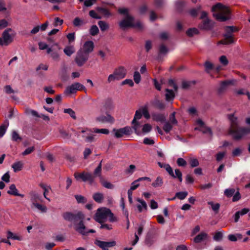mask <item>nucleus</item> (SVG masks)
<instances>
[{
	"mask_svg": "<svg viewBox=\"0 0 250 250\" xmlns=\"http://www.w3.org/2000/svg\"><path fill=\"white\" fill-rule=\"evenodd\" d=\"M89 55L80 49L77 52L75 61L79 66H83L88 60Z\"/></svg>",
	"mask_w": 250,
	"mask_h": 250,
	"instance_id": "nucleus-9",
	"label": "nucleus"
},
{
	"mask_svg": "<svg viewBox=\"0 0 250 250\" xmlns=\"http://www.w3.org/2000/svg\"><path fill=\"white\" fill-rule=\"evenodd\" d=\"M188 113L191 116H197L198 112L195 107H191L188 109Z\"/></svg>",
	"mask_w": 250,
	"mask_h": 250,
	"instance_id": "nucleus-60",
	"label": "nucleus"
},
{
	"mask_svg": "<svg viewBox=\"0 0 250 250\" xmlns=\"http://www.w3.org/2000/svg\"><path fill=\"white\" fill-rule=\"evenodd\" d=\"M188 194V192L187 191H182L177 192L175 194V197L173 198L171 200H173L175 197L180 199L183 200L184 199Z\"/></svg>",
	"mask_w": 250,
	"mask_h": 250,
	"instance_id": "nucleus-35",
	"label": "nucleus"
},
{
	"mask_svg": "<svg viewBox=\"0 0 250 250\" xmlns=\"http://www.w3.org/2000/svg\"><path fill=\"white\" fill-rule=\"evenodd\" d=\"M64 113H67L74 119H76L75 115V112L71 108L64 109L63 111Z\"/></svg>",
	"mask_w": 250,
	"mask_h": 250,
	"instance_id": "nucleus-48",
	"label": "nucleus"
},
{
	"mask_svg": "<svg viewBox=\"0 0 250 250\" xmlns=\"http://www.w3.org/2000/svg\"><path fill=\"white\" fill-rule=\"evenodd\" d=\"M235 28L233 26H227L225 28V34H224L225 40L220 41L218 44H229L234 42L233 39V33L235 30Z\"/></svg>",
	"mask_w": 250,
	"mask_h": 250,
	"instance_id": "nucleus-8",
	"label": "nucleus"
},
{
	"mask_svg": "<svg viewBox=\"0 0 250 250\" xmlns=\"http://www.w3.org/2000/svg\"><path fill=\"white\" fill-rule=\"evenodd\" d=\"M47 54H50L52 60L55 62H59L60 60L59 54L56 51H53L51 48H47Z\"/></svg>",
	"mask_w": 250,
	"mask_h": 250,
	"instance_id": "nucleus-23",
	"label": "nucleus"
},
{
	"mask_svg": "<svg viewBox=\"0 0 250 250\" xmlns=\"http://www.w3.org/2000/svg\"><path fill=\"white\" fill-rule=\"evenodd\" d=\"M163 180L162 177H158L156 180L152 183V186L154 188L160 187L162 186Z\"/></svg>",
	"mask_w": 250,
	"mask_h": 250,
	"instance_id": "nucleus-34",
	"label": "nucleus"
},
{
	"mask_svg": "<svg viewBox=\"0 0 250 250\" xmlns=\"http://www.w3.org/2000/svg\"><path fill=\"white\" fill-rule=\"evenodd\" d=\"M133 80L136 83H139L141 81V75L140 73L136 71L133 75Z\"/></svg>",
	"mask_w": 250,
	"mask_h": 250,
	"instance_id": "nucleus-52",
	"label": "nucleus"
},
{
	"mask_svg": "<svg viewBox=\"0 0 250 250\" xmlns=\"http://www.w3.org/2000/svg\"><path fill=\"white\" fill-rule=\"evenodd\" d=\"M151 104L156 108L160 110H163L166 107L165 104L158 99H155L151 102Z\"/></svg>",
	"mask_w": 250,
	"mask_h": 250,
	"instance_id": "nucleus-18",
	"label": "nucleus"
},
{
	"mask_svg": "<svg viewBox=\"0 0 250 250\" xmlns=\"http://www.w3.org/2000/svg\"><path fill=\"white\" fill-rule=\"evenodd\" d=\"M152 129V126L149 124H146L143 126L142 131L144 133H148Z\"/></svg>",
	"mask_w": 250,
	"mask_h": 250,
	"instance_id": "nucleus-49",
	"label": "nucleus"
},
{
	"mask_svg": "<svg viewBox=\"0 0 250 250\" xmlns=\"http://www.w3.org/2000/svg\"><path fill=\"white\" fill-rule=\"evenodd\" d=\"M223 237V232L217 231L215 233L213 236V239L216 241H220L222 240Z\"/></svg>",
	"mask_w": 250,
	"mask_h": 250,
	"instance_id": "nucleus-43",
	"label": "nucleus"
},
{
	"mask_svg": "<svg viewBox=\"0 0 250 250\" xmlns=\"http://www.w3.org/2000/svg\"><path fill=\"white\" fill-rule=\"evenodd\" d=\"M29 113L31 114L33 116L38 118H42L44 120L48 121L49 120V117L47 116L44 115H40L36 111L34 110H29Z\"/></svg>",
	"mask_w": 250,
	"mask_h": 250,
	"instance_id": "nucleus-28",
	"label": "nucleus"
},
{
	"mask_svg": "<svg viewBox=\"0 0 250 250\" xmlns=\"http://www.w3.org/2000/svg\"><path fill=\"white\" fill-rule=\"evenodd\" d=\"M219 61L223 65H227L228 64V60L227 58V57L225 56H221L220 57Z\"/></svg>",
	"mask_w": 250,
	"mask_h": 250,
	"instance_id": "nucleus-62",
	"label": "nucleus"
},
{
	"mask_svg": "<svg viewBox=\"0 0 250 250\" xmlns=\"http://www.w3.org/2000/svg\"><path fill=\"white\" fill-rule=\"evenodd\" d=\"M177 164L179 166L184 167L187 165V162L184 159L179 158L177 160Z\"/></svg>",
	"mask_w": 250,
	"mask_h": 250,
	"instance_id": "nucleus-64",
	"label": "nucleus"
},
{
	"mask_svg": "<svg viewBox=\"0 0 250 250\" xmlns=\"http://www.w3.org/2000/svg\"><path fill=\"white\" fill-rule=\"evenodd\" d=\"M85 89L84 85L79 83H75L70 86H67L64 93L66 94H71L75 93L77 90H84Z\"/></svg>",
	"mask_w": 250,
	"mask_h": 250,
	"instance_id": "nucleus-10",
	"label": "nucleus"
},
{
	"mask_svg": "<svg viewBox=\"0 0 250 250\" xmlns=\"http://www.w3.org/2000/svg\"><path fill=\"white\" fill-rule=\"evenodd\" d=\"M205 67L206 68V71L207 72H209L213 68V64L209 61H206L205 63Z\"/></svg>",
	"mask_w": 250,
	"mask_h": 250,
	"instance_id": "nucleus-59",
	"label": "nucleus"
},
{
	"mask_svg": "<svg viewBox=\"0 0 250 250\" xmlns=\"http://www.w3.org/2000/svg\"><path fill=\"white\" fill-rule=\"evenodd\" d=\"M228 118L230 123L228 133L232 136L234 140H239L245 135L250 134V128L238 127L239 121L234 113L228 114Z\"/></svg>",
	"mask_w": 250,
	"mask_h": 250,
	"instance_id": "nucleus-1",
	"label": "nucleus"
},
{
	"mask_svg": "<svg viewBox=\"0 0 250 250\" xmlns=\"http://www.w3.org/2000/svg\"><path fill=\"white\" fill-rule=\"evenodd\" d=\"M175 112H172L169 116V122L171 123L173 125H176L178 123L177 120L175 118Z\"/></svg>",
	"mask_w": 250,
	"mask_h": 250,
	"instance_id": "nucleus-44",
	"label": "nucleus"
},
{
	"mask_svg": "<svg viewBox=\"0 0 250 250\" xmlns=\"http://www.w3.org/2000/svg\"><path fill=\"white\" fill-rule=\"evenodd\" d=\"M192 82L189 81H183L182 83V88L184 89H187L190 87Z\"/></svg>",
	"mask_w": 250,
	"mask_h": 250,
	"instance_id": "nucleus-51",
	"label": "nucleus"
},
{
	"mask_svg": "<svg viewBox=\"0 0 250 250\" xmlns=\"http://www.w3.org/2000/svg\"><path fill=\"white\" fill-rule=\"evenodd\" d=\"M94 243L103 250H108L109 248L115 246L116 244L115 241L105 242L98 240H96Z\"/></svg>",
	"mask_w": 250,
	"mask_h": 250,
	"instance_id": "nucleus-12",
	"label": "nucleus"
},
{
	"mask_svg": "<svg viewBox=\"0 0 250 250\" xmlns=\"http://www.w3.org/2000/svg\"><path fill=\"white\" fill-rule=\"evenodd\" d=\"M166 100L167 102L173 101L175 97V94L173 90L167 88L166 89Z\"/></svg>",
	"mask_w": 250,
	"mask_h": 250,
	"instance_id": "nucleus-26",
	"label": "nucleus"
},
{
	"mask_svg": "<svg viewBox=\"0 0 250 250\" xmlns=\"http://www.w3.org/2000/svg\"><path fill=\"white\" fill-rule=\"evenodd\" d=\"M96 121L101 123H113L115 120L110 114L106 113V116L100 115L96 118Z\"/></svg>",
	"mask_w": 250,
	"mask_h": 250,
	"instance_id": "nucleus-14",
	"label": "nucleus"
},
{
	"mask_svg": "<svg viewBox=\"0 0 250 250\" xmlns=\"http://www.w3.org/2000/svg\"><path fill=\"white\" fill-rule=\"evenodd\" d=\"M7 193L10 195L20 196L21 197H24L23 194L18 193V190L14 184H12L10 186L9 190L7 191Z\"/></svg>",
	"mask_w": 250,
	"mask_h": 250,
	"instance_id": "nucleus-19",
	"label": "nucleus"
},
{
	"mask_svg": "<svg viewBox=\"0 0 250 250\" xmlns=\"http://www.w3.org/2000/svg\"><path fill=\"white\" fill-rule=\"evenodd\" d=\"M242 150L240 148H236L232 152V155L233 157L238 156L241 155Z\"/></svg>",
	"mask_w": 250,
	"mask_h": 250,
	"instance_id": "nucleus-63",
	"label": "nucleus"
},
{
	"mask_svg": "<svg viewBox=\"0 0 250 250\" xmlns=\"http://www.w3.org/2000/svg\"><path fill=\"white\" fill-rule=\"evenodd\" d=\"M94 47V45L93 42L91 41H88L84 42L83 48L80 49V50H83L84 53L89 55L90 53L93 51Z\"/></svg>",
	"mask_w": 250,
	"mask_h": 250,
	"instance_id": "nucleus-17",
	"label": "nucleus"
},
{
	"mask_svg": "<svg viewBox=\"0 0 250 250\" xmlns=\"http://www.w3.org/2000/svg\"><path fill=\"white\" fill-rule=\"evenodd\" d=\"M159 166L161 168H164L167 172L173 178H178L179 182L182 181V174L178 169H175V173L173 172V169L168 164H164L158 162Z\"/></svg>",
	"mask_w": 250,
	"mask_h": 250,
	"instance_id": "nucleus-7",
	"label": "nucleus"
},
{
	"mask_svg": "<svg viewBox=\"0 0 250 250\" xmlns=\"http://www.w3.org/2000/svg\"><path fill=\"white\" fill-rule=\"evenodd\" d=\"M8 25V22L5 19L0 20V30L4 29Z\"/></svg>",
	"mask_w": 250,
	"mask_h": 250,
	"instance_id": "nucleus-53",
	"label": "nucleus"
},
{
	"mask_svg": "<svg viewBox=\"0 0 250 250\" xmlns=\"http://www.w3.org/2000/svg\"><path fill=\"white\" fill-rule=\"evenodd\" d=\"M22 167L23 163L21 161L15 162L12 166V167L15 172L20 171Z\"/></svg>",
	"mask_w": 250,
	"mask_h": 250,
	"instance_id": "nucleus-31",
	"label": "nucleus"
},
{
	"mask_svg": "<svg viewBox=\"0 0 250 250\" xmlns=\"http://www.w3.org/2000/svg\"><path fill=\"white\" fill-rule=\"evenodd\" d=\"M83 138H84L85 141L88 143H91L94 141V137L95 135L92 134L87 135H83Z\"/></svg>",
	"mask_w": 250,
	"mask_h": 250,
	"instance_id": "nucleus-40",
	"label": "nucleus"
},
{
	"mask_svg": "<svg viewBox=\"0 0 250 250\" xmlns=\"http://www.w3.org/2000/svg\"><path fill=\"white\" fill-rule=\"evenodd\" d=\"M99 31L98 27L94 25L91 27L89 32L92 36H95L99 33Z\"/></svg>",
	"mask_w": 250,
	"mask_h": 250,
	"instance_id": "nucleus-47",
	"label": "nucleus"
},
{
	"mask_svg": "<svg viewBox=\"0 0 250 250\" xmlns=\"http://www.w3.org/2000/svg\"><path fill=\"white\" fill-rule=\"evenodd\" d=\"M208 204L209 205H210V206L211 207V208L212 209L216 212H217L219 209V208H220V204H218V203H216V204H214L213 202H208Z\"/></svg>",
	"mask_w": 250,
	"mask_h": 250,
	"instance_id": "nucleus-46",
	"label": "nucleus"
},
{
	"mask_svg": "<svg viewBox=\"0 0 250 250\" xmlns=\"http://www.w3.org/2000/svg\"><path fill=\"white\" fill-rule=\"evenodd\" d=\"M249 211L250 209L249 208H244L239 211H237L234 215L235 222H237L238 221L240 216H242L247 214L249 212Z\"/></svg>",
	"mask_w": 250,
	"mask_h": 250,
	"instance_id": "nucleus-21",
	"label": "nucleus"
},
{
	"mask_svg": "<svg viewBox=\"0 0 250 250\" xmlns=\"http://www.w3.org/2000/svg\"><path fill=\"white\" fill-rule=\"evenodd\" d=\"M7 239H11L13 240H17L21 241L22 239V238L21 236L17 235L15 234H14L10 231H8L7 232Z\"/></svg>",
	"mask_w": 250,
	"mask_h": 250,
	"instance_id": "nucleus-32",
	"label": "nucleus"
},
{
	"mask_svg": "<svg viewBox=\"0 0 250 250\" xmlns=\"http://www.w3.org/2000/svg\"><path fill=\"white\" fill-rule=\"evenodd\" d=\"M75 197L77 201L79 203H85L86 201V200L85 199V198L83 196H82V195H76L75 196Z\"/></svg>",
	"mask_w": 250,
	"mask_h": 250,
	"instance_id": "nucleus-57",
	"label": "nucleus"
},
{
	"mask_svg": "<svg viewBox=\"0 0 250 250\" xmlns=\"http://www.w3.org/2000/svg\"><path fill=\"white\" fill-rule=\"evenodd\" d=\"M75 51V48L73 46H67L63 49L64 54L69 57L74 53Z\"/></svg>",
	"mask_w": 250,
	"mask_h": 250,
	"instance_id": "nucleus-29",
	"label": "nucleus"
},
{
	"mask_svg": "<svg viewBox=\"0 0 250 250\" xmlns=\"http://www.w3.org/2000/svg\"><path fill=\"white\" fill-rule=\"evenodd\" d=\"M12 139L14 141L21 140V138L16 131H13L12 133Z\"/></svg>",
	"mask_w": 250,
	"mask_h": 250,
	"instance_id": "nucleus-55",
	"label": "nucleus"
},
{
	"mask_svg": "<svg viewBox=\"0 0 250 250\" xmlns=\"http://www.w3.org/2000/svg\"><path fill=\"white\" fill-rule=\"evenodd\" d=\"M212 27V25L211 21L208 18L204 20L202 23L200 25V28L204 30H209Z\"/></svg>",
	"mask_w": 250,
	"mask_h": 250,
	"instance_id": "nucleus-20",
	"label": "nucleus"
},
{
	"mask_svg": "<svg viewBox=\"0 0 250 250\" xmlns=\"http://www.w3.org/2000/svg\"><path fill=\"white\" fill-rule=\"evenodd\" d=\"M168 83L169 86H172L173 88L175 91H177L178 87L175 83L174 80L170 79L168 80Z\"/></svg>",
	"mask_w": 250,
	"mask_h": 250,
	"instance_id": "nucleus-61",
	"label": "nucleus"
},
{
	"mask_svg": "<svg viewBox=\"0 0 250 250\" xmlns=\"http://www.w3.org/2000/svg\"><path fill=\"white\" fill-rule=\"evenodd\" d=\"M92 131L96 133H103L104 134H108L109 133V130L106 128H93Z\"/></svg>",
	"mask_w": 250,
	"mask_h": 250,
	"instance_id": "nucleus-42",
	"label": "nucleus"
},
{
	"mask_svg": "<svg viewBox=\"0 0 250 250\" xmlns=\"http://www.w3.org/2000/svg\"><path fill=\"white\" fill-rule=\"evenodd\" d=\"M126 70L123 66H120L116 68L113 73L108 77L107 82L110 83L115 81H119L125 77Z\"/></svg>",
	"mask_w": 250,
	"mask_h": 250,
	"instance_id": "nucleus-6",
	"label": "nucleus"
},
{
	"mask_svg": "<svg viewBox=\"0 0 250 250\" xmlns=\"http://www.w3.org/2000/svg\"><path fill=\"white\" fill-rule=\"evenodd\" d=\"M102 161L94 171L92 174L89 172H83L82 173L76 172L74 173V177L78 181L81 180L82 181L87 182L90 185L94 183L95 177H99L100 180L102 179Z\"/></svg>",
	"mask_w": 250,
	"mask_h": 250,
	"instance_id": "nucleus-3",
	"label": "nucleus"
},
{
	"mask_svg": "<svg viewBox=\"0 0 250 250\" xmlns=\"http://www.w3.org/2000/svg\"><path fill=\"white\" fill-rule=\"evenodd\" d=\"M114 108V105L112 101L110 99H107L103 102L101 110L105 111L107 113L113 110Z\"/></svg>",
	"mask_w": 250,
	"mask_h": 250,
	"instance_id": "nucleus-15",
	"label": "nucleus"
},
{
	"mask_svg": "<svg viewBox=\"0 0 250 250\" xmlns=\"http://www.w3.org/2000/svg\"><path fill=\"white\" fill-rule=\"evenodd\" d=\"M190 166L192 167H196L199 166V163L198 160L196 158H192L190 160L189 162Z\"/></svg>",
	"mask_w": 250,
	"mask_h": 250,
	"instance_id": "nucleus-56",
	"label": "nucleus"
},
{
	"mask_svg": "<svg viewBox=\"0 0 250 250\" xmlns=\"http://www.w3.org/2000/svg\"><path fill=\"white\" fill-rule=\"evenodd\" d=\"M231 83L230 81H224L222 82L220 84L219 87L218 88L217 91L219 94L223 93Z\"/></svg>",
	"mask_w": 250,
	"mask_h": 250,
	"instance_id": "nucleus-25",
	"label": "nucleus"
},
{
	"mask_svg": "<svg viewBox=\"0 0 250 250\" xmlns=\"http://www.w3.org/2000/svg\"><path fill=\"white\" fill-rule=\"evenodd\" d=\"M29 195L33 205H34V203H36L41 200V196L36 191H32L30 192Z\"/></svg>",
	"mask_w": 250,
	"mask_h": 250,
	"instance_id": "nucleus-24",
	"label": "nucleus"
},
{
	"mask_svg": "<svg viewBox=\"0 0 250 250\" xmlns=\"http://www.w3.org/2000/svg\"><path fill=\"white\" fill-rule=\"evenodd\" d=\"M93 198L96 202L101 203L104 197L103 194L98 192L93 194Z\"/></svg>",
	"mask_w": 250,
	"mask_h": 250,
	"instance_id": "nucleus-38",
	"label": "nucleus"
},
{
	"mask_svg": "<svg viewBox=\"0 0 250 250\" xmlns=\"http://www.w3.org/2000/svg\"><path fill=\"white\" fill-rule=\"evenodd\" d=\"M12 31V30L11 28H7L5 30L2 34V38L4 41L3 42L5 43V45H8L13 41V38L9 34V32Z\"/></svg>",
	"mask_w": 250,
	"mask_h": 250,
	"instance_id": "nucleus-16",
	"label": "nucleus"
},
{
	"mask_svg": "<svg viewBox=\"0 0 250 250\" xmlns=\"http://www.w3.org/2000/svg\"><path fill=\"white\" fill-rule=\"evenodd\" d=\"M107 218L111 222L117 221V218L114 216L111 210L106 208H99L97 210L94 216V219L97 222L102 224L105 222Z\"/></svg>",
	"mask_w": 250,
	"mask_h": 250,
	"instance_id": "nucleus-5",
	"label": "nucleus"
},
{
	"mask_svg": "<svg viewBox=\"0 0 250 250\" xmlns=\"http://www.w3.org/2000/svg\"><path fill=\"white\" fill-rule=\"evenodd\" d=\"M100 182L103 187L108 189H113L114 187V185L111 183L104 181L103 178L100 180Z\"/></svg>",
	"mask_w": 250,
	"mask_h": 250,
	"instance_id": "nucleus-36",
	"label": "nucleus"
},
{
	"mask_svg": "<svg viewBox=\"0 0 250 250\" xmlns=\"http://www.w3.org/2000/svg\"><path fill=\"white\" fill-rule=\"evenodd\" d=\"M142 116V112L140 110H137L135 112L134 119L132 121V124L133 125V128L135 130V132L138 134L139 128L140 126V124L139 122H137V120L140 119Z\"/></svg>",
	"mask_w": 250,
	"mask_h": 250,
	"instance_id": "nucleus-13",
	"label": "nucleus"
},
{
	"mask_svg": "<svg viewBox=\"0 0 250 250\" xmlns=\"http://www.w3.org/2000/svg\"><path fill=\"white\" fill-rule=\"evenodd\" d=\"M122 130V128L118 129H114L113 131L115 132V136L118 138L122 137L124 135Z\"/></svg>",
	"mask_w": 250,
	"mask_h": 250,
	"instance_id": "nucleus-54",
	"label": "nucleus"
},
{
	"mask_svg": "<svg viewBox=\"0 0 250 250\" xmlns=\"http://www.w3.org/2000/svg\"><path fill=\"white\" fill-rule=\"evenodd\" d=\"M139 203H140V205H137V207L139 211V212H141L143 211V209H145V210H147V204L146 202L142 199L140 198H137L136 200Z\"/></svg>",
	"mask_w": 250,
	"mask_h": 250,
	"instance_id": "nucleus-27",
	"label": "nucleus"
},
{
	"mask_svg": "<svg viewBox=\"0 0 250 250\" xmlns=\"http://www.w3.org/2000/svg\"><path fill=\"white\" fill-rule=\"evenodd\" d=\"M63 218L67 221H79L78 223H74V228L76 231L81 234L85 233V226L83 220L85 218L84 214L82 211H78L75 213L71 212H65L62 215Z\"/></svg>",
	"mask_w": 250,
	"mask_h": 250,
	"instance_id": "nucleus-2",
	"label": "nucleus"
},
{
	"mask_svg": "<svg viewBox=\"0 0 250 250\" xmlns=\"http://www.w3.org/2000/svg\"><path fill=\"white\" fill-rule=\"evenodd\" d=\"M7 125H2L0 126V138L2 137L6 132Z\"/></svg>",
	"mask_w": 250,
	"mask_h": 250,
	"instance_id": "nucleus-58",
	"label": "nucleus"
},
{
	"mask_svg": "<svg viewBox=\"0 0 250 250\" xmlns=\"http://www.w3.org/2000/svg\"><path fill=\"white\" fill-rule=\"evenodd\" d=\"M98 25L102 31H104L108 30L109 28V24L105 21H100L98 22Z\"/></svg>",
	"mask_w": 250,
	"mask_h": 250,
	"instance_id": "nucleus-33",
	"label": "nucleus"
},
{
	"mask_svg": "<svg viewBox=\"0 0 250 250\" xmlns=\"http://www.w3.org/2000/svg\"><path fill=\"white\" fill-rule=\"evenodd\" d=\"M152 118L154 121L161 123L164 122L166 121L165 115L163 114L159 113H153L152 114Z\"/></svg>",
	"mask_w": 250,
	"mask_h": 250,
	"instance_id": "nucleus-22",
	"label": "nucleus"
},
{
	"mask_svg": "<svg viewBox=\"0 0 250 250\" xmlns=\"http://www.w3.org/2000/svg\"><path fill=\"white\" fill-rule=\"evenodd\" d=\"M235 190L234 188H228L224 191V194L227 197H231L235 193Z\"/></svg>",
	"mask_w": 250,
	"mask_h": 250,
	"instance_id": "nucleus-45",
	"label": "nucleus"
},
{
	"mask_svg": "<svg viewBox=\"0 0 250 250\" xmlns=\"http://www.w3.org/2000/svg\"><path fill=\"white\" fill-rule=\"evenodd\" d=\"M134 20L133 17L129 14H127L124 19L119 22V26L123 29L133 26Z\"/></svg>",
	"mask_w": 250,
	"mask_h": 250,
	"instance_id": "nucleus-11",
	"label": "nucleus"
},
{
	"mask_svg": "<svg viewBox=\"0 0 250 250\" xmlns=\"http://www.w3.org/2000/svg\"><path fill=\"white\" fill-rule=\"evenodd\" d=\"M173 125L169 122H166L163 126V129L166 133H169L172 129Z\"/></svg>",
	"mask_w": 250,
	"mask_h": 250,
	"instance_id": "nucleus-37",
	"label": "nucleus"
},
{
	"mask_svg": "<svg viewBox=\"0 0 250 250\" xmlns=\"http://www.w3.org/2000/svg\"><path fill=\"white\" fill-rule=\"evenodd\" d=\"M33 206L43 212H45L47 210V208L45 206H42L39 203H34Z\"/></svg>",
	"mask_w": 250,
	"mask_h": 250,
	"instance_id": "nucleus-50",
	"label": "nucleus"
},
{
	"mask_svg": "<svg viewBox=\"0 0 250 250\" xmlns=\"http://www.w3.org/2000/svg\"><path fill=\"white\" fill-rule=\"evenodd\" d=\"M207 237V234L205 232H201L196 236L194 239V241L196 243H199L205 239Z\"/></svg>",
	"mask_w": 250,
	"mask_h": 250,
	"instance_id": "nucleus-30",
	"label": "nucleus"
},
{
	"mask_svg": "<svg viewBox=\"0 0 250 250\" xmlns=\"http://www.w3.org/2000/svg\"><path fill=\"white\" fill-rule=\"evenodd\" d=\"M73 23L74 25L76 27H79L84 24L83 21L78 17L74 19Z\"/></svg>",
	"mask_w": 250,
	"mask_h": 250,
	"instance_id": "nucleus-39",
	"label": "nucleus"
},
{
	"mask_svg": "<svg viewBox=\"0 0 250 250\" xmlns=\"http://www.w3.org/2000/svg\"><path fill=\"white\" fill-rule=\"evenodd\" d=\"M186 33H187V34L188 36L189 37H192L195 35L198 34L199 33V31H198V29H197L196 28H193L189 29L187 31Z\"/></svg>",
	"mask_w": 250,
	"mask_h": 250,
	"instance_id": "nucleus-41",
	"label": "nucleus"
},
{
	"mask_svg": "<svg viewBox=\"0 0 250 250\" xmlns=\"http://www.w3.org/2000/svg\"><path fill=\"white\" fill-rule=\"evenodd\" d=\"M213 12V16L220 21H225L230 19V11L229 9L222 4L218 3L212 7Z\"/></svg>",
	"mask_w": 250,
	"mask_h": 250,
	"instance_id": "nucleus-4",
	"label": "nucleus"
}]
</instances>
